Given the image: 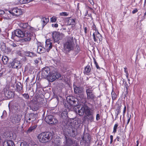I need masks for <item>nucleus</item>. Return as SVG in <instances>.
Instances as JSON below:
<instances>
[{
    "label": "nucleus",
    "mask_w": 146,
    "mask_h": 146,
    "mask_svg": "<svg viewBox=\"0 0 146 146\" xmlns=\"http://www.w3.org/2000/svg\"><path fill=\"white\" fill-rule=\"evenodd\" d=\"M110 138L111 140H113V136L112 135H110Z\"/></svg>",
    "instance_id": "55"
},
{
    "label": "nucleus",
    "mask_w": 146,
    "mask_h": 146,
    "mask_svg": "<svg viewBox=\"0 0 146 146\" xmlns=\"http://www.w3.org/2000/svg\"><path fill=\"white\" fill-rule=\"evenodd\" d=\"M35 62L36 64H37L38 63V61L36 60H35Z\"/></svg>",
    "instance_id": "56"
},
{
    "label": "nucleus",
    "mask_w": 146,
    "mask_h": 146,
    "mask_svg": "<svg viewBox=\"0 0 146 146\" xmlns=\"http://www.w3.org/2000/svg\"><path fill=\"white\" fill-rule=\"evenodd\" d=\"M138 11V10L137 9L135 8L134 9L132 12L133 14H135Z\"/></svg>",
    "instance_id": "47"
},
{
    "label": "nucleus",
    "mask_w": 146,
    "mask_h": 146,
    "mask_svg": "<svg viewBox=\"0 0 146 146\" xmlns=\"http://www.w3.org/2000/svg\"><path fill=\"white\" fill-rule=\"evenodd\" d=\"M127 79H128V80L129 81H130V80L128 78H127Z\"/></svg>",
    "instance_id": "63"
},
{
    "label": "nucleus",
    "mask_w": 146,
    "mask_h": 146,
    "mask_svg": "<svg viewBox=\"0 0 146 146\" xmlns=\"http://www.w3.org/2000/svg\"><path fill=\"white\" fill-rule=\"evenodd\" d=\"M52 46H49L48 49H46L47 52H48L52 48Z\"/></svg>",
    "instance_id": "50"
},
{
    "label": "nucleus",
    "mask_w": 146,
    "mask_h": 146,
    "mask_svg": "<svg viewBox=\"0 0 146 146\" xmlns=\"http://www.w3.org/2000/svg\"><path fill=\"white\" fill-rule=\"evenodd\" d=\"M35 116H34V117H31V118H35Z\"/></svg>",
    "instance_id": "61"
},
{
    "label": "nucleus",
    "mask_w": 146,
    "mask_h": 146,
    "mask_svg": "<svg viewBox=\"0 0 146 146\" xmlns=\"http://www.w3.org/2000/svg\"><path fill=\"white\" fill-rule=\"evenodd\" d=\"M66 23L68 25H74L75 24V20L72 19L70 17L67 18L66 19Z\"/></svg>",
    "instance_id": "18"
},
{
    "label": "nucleus",
    "mask_w": 146,
    "mask_h": 146,
    "mask_svg": "<svg viewBox=\"0 0 146 146\" xmlns=\"http://www.w3.org/2000/svg\"><path fill=\"white\" fill-rule=\"evenodd\" d=\"M124 69V72L125 73V75L127 78H128V77L129 74L128 73V72L126 70L127 68H125Z\"/></svg>",
    "instance_id": "40"
},
{
    "label": "nucleus",
    "mask_w": 146,
    "mask_h": 146,
    "mask_svg": "<svg viewBox=\"0 0 146 146\" xmlns=\"http://www.w3.org/2000/svg\"><path fill=\"white\" fill-rule=\"evenodd\" d=\"M6 113V111H3V114H4L5 113Z\"/></svg>",
    "instance_id": "59"
},
{
    "label": "nucleus",
    "mask_w": 146,
    "mask_h": 146,
    "mask_svg": "<svg viewBox=\"0 0 146 146\" xmlns=\"http://www.w3.org/2000/svg\"><path fill=\"white\" fill-rule=\"evenodd\" d=\"M21 119V118L20 116L19 115H17L15 116L12 120H11V121L13 123H18L20 121Z\"/></svg>",
    "instance_id": "14"
},
{
    "label": "nucleus",
    "mask_w": 146,
    "mask_h": 146,
    "mask_svg": "<svg viewBox=\"0 0 146 146\" xmlns=\"http://www.w3.org/2000/svg\"><path fill=\"white\" fill-rule=\"evenodd\" d=\"M128 117H129V116H128ZM128 121H127V124L128 125L130 121V117L129 118H128Z\"/></svg>",
    "instance_id": "52"
},
{
    "label": "nucleus",
    "mask_w": 146,
    "mask_h": 146,
    "mask_svg": "<svg viewBox=\"0 0 146 146\" xmlns=\"http://www.w3.org/2000/svg\"><path fill=\"white\" fill-rule=\"evenodd\" d=\"M1 72V71L0 70V77L2 75V73Z\"/></svg>",
    "instance_id": "58"
},
{
    "label": "nucleus",
    "mask_w": 146,
    "mask_h": 146,
    "mask_svg": "<svg viewBox=\"0 0 146 146\" xmlns=\"http://www.w3.org/2000/svg\"><path fill=\"white\" fill-rule=\"evenodd\" d=\"M67 116V112L66 111H64L61 113V116L62 118L64 119Z\"/></svg>",
    "instance_id": "33"
},
{
    "label": "nucleus",
    "mask_w": 146,
    "mask_h": 146,
    "mask_svg": "<svg viewBox=\"0 0 146 146\" xmlns=\"http://www.w3.org/2000/svg\"><path fill=\"white\" fill-rule=\"evenodd\" d=\"M52 135V133L50 132H44L38 134L37 138L40 143H45L50 140Z\"/></svg>",
    "instance_id": "4"
},
{
    "label": "nucleus",
    "mask_w": 146,
    "mask_h": 146,
    "mask_svg": "<svg viewBox=\"0 0 146 146\" xmlns=\"http://www.w3.org/2000/svg\"><path fill=\"white\" fill-rule=\"evenodd\" d=\"M126 107L125 106L124 108L123 111V113H125V111H126Z\"/></svg>",
    "instance_id": "51"
},
{
    "label": "nucleus",
    "mask_w": 146,
    "mask_h": 146,
    "mask_svg": "<svg viewBox=\"0 0 146 146\" xmlns=\"http://www.w3.org/2000/svg\"><path fill=\"white\" fill-rule=\"evenodd\" d=\"M78 113L80 115H82L84 114L86 115L89 120L91 122L93 121L94 117L92 115V110L86 105H82L81 108L78 110Z\"/></svg>",
    "instance_id": "2"
},
{
    "label": "nucleus",
    "mask_w": 146,
    "mask_h": 146,
    "mask_svg": "<svg viewBox=\"0 0 146 146\" xmlns=\"http://www.w3.org/2000/svg\"><path fill=\"white\" fill-rule=\"evenodd\" d=\"M111 95H112V98L113 100H114L115 99V98L116 97V95L114 93V92L113 93V92H112L111 93Z\"/></svg>",
    "instance_id": "41"
},
{
    "label": "nucleus",
    "mask_w": 146,
    "mask_h": 146,
    "mask_svg": "<svg viewBox=\"0 0 146 146\" xmlns=\"http://www.w3.org/2000/svg\"><path fill=\"white\" fill-rule=\"evenodd\" d=\"M87 28L86 27H85V29H84V32H85V33H87Z\"/></svg>",
    "instance_id": "53"
},
{
    "label": "nucleus",
    "mask_w": 146,
    "mask_h": 146,
    "mask_svg": "<svg viewBox=\"0 0 146 146\" xmlns=\"http://www.w3.org/2000/svg\"><path fill=\"white\" fill-rule=\"evenodd\" d=\"M90 139V135L88 133L84 134L83 137L82 141H83L84 143L88 141H89Z\"/></svg>",
    "instance_id": "17"
},
{
    "label": "nucleus",
    "mask_w": 146,
    "mask_h": 146,
    "mask_svg": "<svg viewBox=\"0 0 146 146\" xmlns=\"http://www.w3.org/2000/svg\"><path fill=\"white\" fill-rule=\"evenodd\" d=\"M3 146H15L14 142L10 140H6L4 141Z\"/></svg>",
    "instance_id": "16"
},
{
    "label": "nucleus",
    "mask_w": 146,
    "mask_h": 146,
    "mask_svg": "<svg viewBox=\"0 0 146 146\" xmlns=\"http://www.w3.org/2000/svg\"><path fill=\"white\" fill-rule=\"evenodd\" d=\"M25 55L26 56H28L31 57H33L36 56V55L35 53L29 52H25Z\"/></svg>",
    "instance_id": "22"
},
{
    "label": "nucleus",
    "mask_w": 146,
    "mask_h": 146,
    "mask_svg": "<svg viewBox=\"0 0 146 146\" xmlns=\"http://www.w3.org/2000/svg\"><path fill=\"white\" fill-rule=\"evenodd\" d=\"M36 127V126H34L32 127H30L28 130L27 131V133H30L32 132L33 130H34V129H35Z\"/></svg>",
    "instance_id": "31"
},
{
    "label": "nucleus",
    "mask_w": 146,
    "mask_h": 146,
    "mask_svg": "<svg viewBox=\"0 0 146 146\" xmlns=\"http://www.w3.org/2000/svg\"><path fill=\"white\" fill-rule=\"evenodd\" d=\"M3 115H2L1 116V118H3Z\"/></svg>",
    "instance_id": "64"
},
{
    "label": "nucleus",
    "mask_w": 146,
    "mask_h": 146,
    "mask_svg": "<svg viewBox=\"0 0 146 146\" xmlns=\"http://www.w3.org/2000/svg\"><path fill=\"white\" fill-rule=\"evenodd\" d=\"M63 49L64 52H68L71 50V46H64Z\"/></svg>",
    "instance_id": "32"
},
{
    "label": "nucleus",
    "mask_w": 146,
    "mask_h": 146,
    "mask_svg": "<svg viewBox=\"0 0 146 146\" xmlns=\"http://www.w3.org/2000/svg\"><path fill=\"white\" fill-rule=\"evenodd\" d=\"M23 97L26 99H28L29 98V97L28 94H23Z\"/></svg>",
    "instance_id": "39"
},
{
    "label": "nucleus",
    "mask_w": 146,
    "mask_h": 146,
    "mask_svg": "<svg viewBox=\"0 0 146 146\" xmlns=\"http://www.w3.org/2000/svg\"><path fill=\"white\" fill-rule=\"evenodd\" d=\"M41 21L43 27L48 22L49 20L48 18L43 17L42 18Z\"/></svg>",
    "instance_id": "21"
},
{
    "label": "nucleus",
    "mask_w": 146,
    "mask_h": 146,
    "mask_svg": "<svg viewBox=\"0 0 146 146\" xmlns=\"http://www.w3.org/2000/svg\"><path fill=\"white\" fill-rule=\"evenodd\" d=\"M96 120L97 121H98L100 119V115L99 114H97L96 115Z\"/></svg>",
    "instance_id": "44"
},
{
    "label": "nucleus",
    "mask_w": 146,
    "mask_h": 146,
    "mask_svg": "<svg viewBox=\"0 0 146 146\" xmlns=\"http://www.w3.org/2000/svg\"><path fill=\"white\" fill-rule=\"evenodd\" d=\"M34 116H35V115L34 114L31 113L29 115V117H26V120H27V121L32 120V121H33L35 119V118H31V117H34Z\"/></svg>",
    "instance_id": "27"
},
{
    "label": "nucleus",
    "mask_w": 146,
    "mask_h": 146,
    "mask_svg": "<svg viewBox=\"0 0 146 146\" xmlns=\"http://www.w3.org/2000/svg\"><path fill=\"white\" fill-rule=\"evenodd\" d=\"M6 14H7V16L5 17V18L7 19H10L12 17L15 16H18L21 15L22 13V12L21 9L17 8H14L12 10L6 11Z\"/></svg>",
    "instance_id": "5"
},
{
    "label": "nucleus",
    "mask_w": 146,
    "mask_h": 146,
    "mask_svg": "<svg viewBox=\"0 0 146 146\" xmlns=\"http://www.w3.org/2000/svg\"><path fill=\"white\" fill-rule=\"evenodd\" d=\"M8 11L7 10L5 11L2 10L0 9V15L4 14V19H6L5 17V15H6V16H7V14H6V11Z\"/></svg>",
    "instance_id": "34"
},
{
    "label": "nucleus",
    "mask_w": 146,
    "mask_h": 146,
    "mask_svg": "<svg viewBox=\"0 0 146 146\" xmlns=\"http://www.w3.org/2000/svg\"><path fill=\"white\" fill-rule=\"evenodd\" d=\"M146 0H145L144 4V6H145V5L146 4Z\"/></svg>",
    "instance_id": "60"
},
{
    "label": "nucleus",
    "mask_w": 146,
    "mask_h": 146,
    "mask_svg": "<svg viewBox=\"0 0 146 146\" xmlns=\"http://www.w3.org/2000/svg\"><path fill=\"white\" fill-rule=\"evenodd\" d=\"M137 145H138L139 143V141L137 140Z\"/></svg>",
    "instance_id": "57"
},
{
    "label": "nucleus",
    "mask_w": 146,
    "mask_h": 146,
    "mask_svg": "<svg viewBox=\"0 0 146 146\" xmlns=\"http://www.w3.org/2000/svg\"><path fill=\"white\" fill-rule=\"evenodd\" d=\"M51 70L50 68L45 67L43 68L42 70V75L43 77L47 78V76L51 72Z\"/></svg>",
    "instance_id": "10"
},
{
    "label": "nucleus",
    "mask_w": 146,
    "mask_h": 146,
    "mask_svg": "<svg viewBox=\"0 0 146 146\" xmlns=\"http://www.w3.org/2000/svg\"><path fill=\"white\" fill-rule=\"evenodd\" d=\"M77 97L78 98H76L72 96L68 97L67 98V102L71 106H77L79 102H82L83 103L85 102L83 94H82L79 95Z\"/></svg>",
    "instance_id": "3"
},
{
    "label": "nucleus",
    "mask_w": 146,
    "mask_h": 146,
    "mask_svg": "<svg viewBox=\"0 0 146 146\" xmlns=\"http://www.w3.org/2000/svg\"><path fill=\"white\" fill-rule=\"evenodd\" d=\"M113 140H111V141H110L111 143L112 142Z\"/></svg>",
    "instance_id": "62"
},
{
    "label": "nucleus",
    "mask_w": 146,
    "mask_h": 146,
    "mask_svg": "<svg viewBox=\"0 0 146 146\" xmlns=\"http://www.w3.org/2000/svg\"><path fill=\"white\" fill-rule=\"evenodd\" d=\"M88 1L91 5H94V3L93 0H88Z\"/></svg>",
    "instance_id": "48"
},
{
    "label": "nucleus",
    "mask_w": 146,
    "mask_h": 146,
    "mask_svg": "<svg viewBox=\"0 0 146 146\" xmlns=\"http://www.w3.org/2000/svg\"><path fill=\"white\" fill-rule=\"evenodd\" d=\"M24 36H25V33H24L20 30L17 29L15 30L14 32L12 33V38L15 39L16 37L22 38Z\"/></svg>",
    "instance_id": "7"
},
{
    "label": "nucleus",
    "mask_w": 146,
    "mask_h": 146,
    "mask_svg": "<svg viewBox=\"0 0 146 146\" xmlns=\"http://www.w3.org/2000/svg\"><path fill=\"white\" fill-rule=\"evenodd\" d=\"M61 76V75L59 73L55 71H52L47 76V79L50 82H53L56 79L59 78Z\"/></svg>",
    "instance_id": "6"
},
{
    "label": "nucleus",
    "mask_w": 146,
    "mask_h": 146,
    "mask_svg": "<svg viewBox=\"0 0 146 146\" xmlns=\"http://www.w3.org/2000/svg\"><path fill=\"white\" fill-rule=\"evenodd\" d=\"M73 133V134H72L71 135V136L72 137H74L75 136V133H74V131H72Z\"/></svg>",
    "instance_id": "49"
},
{
    "label": "nucleus",
    "mask_w": 146,
    "mask_h": 146,
    "mask_svg": "<svg viewBox=\"0 0 146 146\" xmlns=\"http://www.w3.org/2000/svg\"><path fill=\"white\" fill-rule=\"evenodd\" d=\"M51 41V40H50V39H47L45 42L46 46H52V42Z\"/></svg>",
    "instance_id": "36"
},
{
    "label": "nucleus",
    "mask_w": 146,
    "mask_h": 146,
    "mask_svg": "<svg viewBox=\"0 0 146 146\" xmlns=\"http://www.w3.org/2000/svg\"><path fill=\"white\" fill-rule=\"evenodd\" d=\"M1 59L4 64H7L8 62L9 58L7 56H3L2 57Z\"/></svg>",
    "instance_id": "23"
},
{
    "label": "nucleus",
    "mask_w": 146,
    "mask_h": 146,
    "mask_svg": "<svg viewBox=\"0 0 146 146\" xmlns=\"http://www.w3.org/2000/svg\"><path fill=\"white\" fill-rule=\"evenodd\" d=\"M21 66V64L20 62L16 59L13 60L11 63V66L14 68H20Z\"/></svg>",
    "instance_id": "11"
},
{
    "label": "nucleus",
    "mask_w": 146,
    "mask_h": 146,
    "mask_svg": "<svg viewBox=\"0 0 146 146\" xmlns=\"http://www.w3.org/2000/svg\"><path fill=\"white\" fill-rule=\"evenodd\" d=\"M52 26L53 27H58V25L57 23H55V24H53L52 25Z\"/></svg>",
    "instance_id": "46"
},
{
    "label": "nucleus",
    "mask_w": 146,
    "mask_h": 146,
    "mask_svg": "<svg viewBox=\"0 0 146 146\" xmlns=\"http://www.w3.org/2000/svg\"><path fill=\"white\" fill-rule=\"evenodd\" d=\"M20 146H29L28 145L25 143H21L20 145Z\"/></svg>",
    "instance_id": "43"
},
{
    "label": "nucleus",
    "mask_w": 146,
    "mask_h": 146,
    "mask_svg": "<svg viewBox=\"0 0 146 146\" xmlns=\"http://www.w3.org/2000/svg\"><path fill=\"white\" fill-rule=\"evenodd\" d=\"M94 64H95L97 68V69L99 68L100 67H99V66L98 65L97 63V62H96V61L95 59H94Z\"/></svg>",
    "instance_id": "42"
},
{
    "label": "nucleus",
    "mask_w": 146,
    "mask_h": 146,
    "mask_svg": "<svg viewBox=\"0 0 146 146\" xmlns=\"http://www.w3.org/2000/svg\"><path fill=\"white\" fill-rule=\"evenodd\" d=\"M61 139L60 138H56L54 140V143L56 145H59L60 144Z\"/></svg>",
    "instance_id": "30"
},
{
    "label": "nucleus",
    "mask_w": 146,
    "mask_h": 146,
    "mask_svg": "<svg viewBox=\"0 0 146 146\" xmlns=\"http://www.w3.org/2000/svg\"><path fill=\"white\" fill-rule=\"evenodd\" d=\"M118 124L117 123L115 124L113 127V132L115 133L116 131V129L118 127Z\"/></svg>",
    "instance_id": "38"
},
{
    "label": "nucleus",
    "mask_w": 146,
    "mask_h": 146,
    "mask_svg": "<svg viewBox=\"0 0 146 146\" xmlns=\"http://www.w3.org/2000/svg\"><path fill=\"white\" fill-rule=\"evenodd\" d=\"M73 38H69L67 42L66 43V46H72L73 44Z\"/></svg>",
    "instance_id": "25"
},
{
    "label": "nucleus",
    "mask_w": 146,
    "mask_h": 146,
    "mask_svg": "<svg viewBox=\"0 0 146 146\" xmlns=\"http://www.w3.org/2000/svg\"><path fill=\"white\" fill-rule=\"evenodd\" d=\"M20 4H26L28 3L31 1V0H17Z\"/></svg>",
    "instance_id": "29"
},
{
    "label": "nucleus",
    "mask_w": 146,
    "mask_h": 146,
    "mask_svg": "<svg viewBox=\"0 0 146 146\" xmlns=\"http://www.w3.org/2000/svg\"><path fill=\"white\" fill-rule=\"evenodd\" d=\"M5 96L8 98H10L13 96V93L9 91H7L4 92Z\"/></svg>",
    "instance_id": "19"
},
{
    "label": "nucleus",
    "mask_w": 146,
    "mask_h": 146,
    "mask_svg": "<svg viewBox=\"0 0 146 146\" xmlns=\"http://www.w3.org/2000/svg\"><path fill=\"white\" fill-rule=\"evenodd\" d=\"M68 15L69 13L67 12H62L60 13V15L62 16H66Z\"/></svg>",
    "instance_id": "35"
},
{
    "label": "nucleus",
    "mask_w": 146,
    "mask_h": 146,
    "mask_svg": "<svg viewBox=\"0 0 146 146\" xmlns=\"http://www.w3.org/2000/svg\"><path fill=\"white\" fill-rule=\"evenodd\" d=\"M73 143V141L71 139H66V145L67 146L70 145Z\"/></svg>",
    "instance_id": "28"
},
{
    "label": "nucleus",
    "mask_w": 146,
    "mask_h": 146,
    "mask_svg": "<svg viewBox=\"0 0 146 146\" xmlns=\"http://www.w3.org/2000/svg\"><path fill=\"white\" fill-rule=\"evenodd\" d=\"M116 139H117V140L118 141H119V139H120V137L119 136H117V137Z\"/></svg>",
    "instance_id": "54"
},
{
    "label": "nucleus",
    "mask_w": 146,
    "mask_h": 146,
    "mask_svg": "<svg viewBox=\"0 0 146 146\" xmlns=\"http://www.w3.org/2000/svg\"><path fill=\"white\" fill-rule=\"evenodd\" d=\"M37 50L38 53L41 54L44 52L46 51V49L43 46H38Z\"/></svg>",
    "instance_id": "20"
},
{
    "label": "nucleus",
    "mask_w": 146,
    "mask_h": 146,
    "mask_svg": "<svg viewBox=\"0 0 146 146\" xmlns=\"http://www.w3.org/2000/svg\"><path fill=\"white\" fill-rule=\"evenodd\" d=\"M74 90L76 94H81L83 92V88L81 87L76 86L74 88Z\"/></svg>",
    "instance_id": "15"
},
{
    "label": "nucleus",
    "mask_w": 146,
    "mask_h": 146,
    "mask_svg": "<svg viewBox=\"0 0 146 146\" xmlns=\"http://www.w3.org/2000/svg\"><path fill=\"white\" fill-rule=\"evenodd\" d=\"M64 35L58 32H55L52 35L53 38L55 41H57L61 39L63 37Z\"/></svg>",
    "instance_id": "9"
},
{
    "label": "nucleus",
    "mask_w": 146,
    "mask_h": 146,
    "mask_svg": "<svg viewBox=\"0 0 146 146\" xmlns=\"http://www.w3.org/2000/svg\"><path fill=\"white\" fill-rule=\"evenodd\" d=\"M57 20V17H52L50 19V21L52 22H56Z\"/></svg>",
    "instance_id": "37"
},
{
    "label": "nucleus",
    "mask_w": 146,
    "mask_h": 146,
    "mask_svg": "<svg viewBox=\"0 0 146 146\" xmlns=\"http://www.w3.org/2000/svg\"><path fill=\"white\" fill-rule=\"evenodd\" d=\"M45 120L46 122L49 124H53L56 123V121H54V120H55V119H53V117L52 115H48L46 117Z\"/></svg>",
    "instance_id": "13"
},
{
    "label": "nucleus",
    "mask_w": 146,
    "mask_h": 146,
    "mask_svg": "<svg viewBox=\"0 0 146 146\" xmlns=\"http://www.w3.org/2000/svg\"><path fill=\"white\" fill-rule=\"evenodd\" d=\"M93 39L95 41H97L98 39L100 41L102 40V36L98 31H95V33H94L92 35Z\"/></svg>",
    "instance_id": "12"
},
{
    "label": "nucleus",
    "mask_w": 146,
    "mask_h": 146,
    "mask_svg": "<svg viewBox=\"0 0 146 146\" xmlns=\"http://www.w3.org/2000/svg\"><path fill=\"white\" fill-rule=\"evenodd\" d=\"M86 91L87 95V98L88 99L93 100L94 99L95 96L92 93L93 89L90 87H88L86 88Z\"/></svg>",
    "instance_id": "8"
},
{
    "label": "nucleus",
    "mask_w": 146,
    "mask_h": 146,
    "mask_svg": "<svg viewBox=\"0 0 146 146\" xmlns=\"http://www.w3.org/2000/svg\"><path fill=\"white\" fill-rule=\"evenodd\" d=\"M19 27L25 29V37L23 40L26 42L29 41L31 39L33 33L34 31L33 28L29 25L27 23H22L19 24Z\"/></svg>",
    "instance_id": "1"
},
{
    "label": "nucleus",
    "mask_w": 146,
    "mask_h": 146,
    "mask_svg": "<svg viewBox=\"0 0 146 146\" xmlns=\"http://www.w3.org/2000/svg\"><path fill=\"white\" fill-rule=\"evenodd\" d=\"M1 49L2 51L5 53H8L11 51V50L8 47L7 48V46H1Z\"/></svg>",
    "instance_id": "24"
},
{
    "label": "nucleus",
    "mask_w": 146,
    "mask_h": 146,
    "mask_svg": "<svg viewBox=\"0 0 146 146\" xmlns=\"http://www.w3.org/2000/svg\"><path fill=\"white\" fill-rule=\"evenodd\" d=\"M91 70V67L89 65H88L85 68L84 73L86 74H88L90 72Z\"/></svg>",
    "instance_id": "26"
},
{
    "label": "nucleus",
    "mask_w": 146,
    "mask_h": 146,
    "mask_svg": "<svg viewBox=\"0 0 146 146\" xmlns=\"http://www.w3.org/2000/svg\"><path fill=\"white\" fill-rule=\"evenodd\" d=\"M0 45L1 46H5L7 45V43H5L3 41H1V42Z\"/></svg>",
    "instance_id": "45"
}]
</instances>
